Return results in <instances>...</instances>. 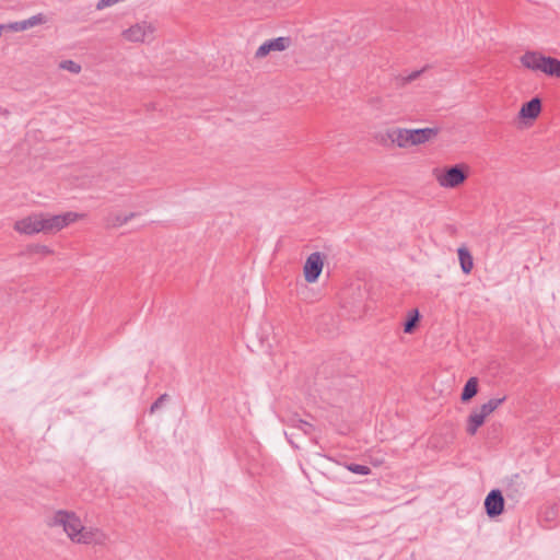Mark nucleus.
Masks as SVG:
<instances>
[{
	"label": "nucleus",
	"instance_id": "nucleus-12",
	"mask_svg": "<svg viewBox=\"0 0 560 560\" xmlns=\"http://www.w3.org/2000/svg\"><path fill=\"white\" fill-rule=\"evenodd\" d=\"M524 489L525 485L520 474H514L506 479L504 490L508 498L517 499Z\"/></svg>",
	"mask_w": 560,
	"mask_h": 560
},
{
	"label": "nucleus",
	"instance_id": "nucleus-15",
	"mask_svg": "<svg viewBox=\"0 0 560 560\" xmlns=\"http://www.w3.org/2000/svg\"><path fill=\"white\" fill-rule=\"evenodd\" d=\"M98 536H102V534L98 529L85 528L83 526V529H81L79 532L78 536H75L73 538V541L78 542V544H86L88 545V544H92V542H97Z\"/></svg>",
	"mask_w": 560,
	"mask_h": 560
},
{
	"label": "nucleus",
	"instance_id": "nucleus-24",
	"mask_svg": "<svg viewBox=\"0 0 560 560\" xmlns=\"http://www.w3.org/2000/svg\"><path fill=\"white\" fill-rule=\"evenodd\" d=\"M427 68H423L421 70H416V71H412L411 73H409L408 75L406 77H401L399 80H400V84L404 86L415 80H417L424 71H425Z\"/></svg>",
	"mask_w": 560,
	"mask_h": 560
},
{
	"label": "nucleus",
	"instance_id": "nucleus-32",
	"mask_svg": "<svg viewBox=\"0 0 560 560\" xmlns=\"http://www.w3.org/2000/svg\"><path fill=\"white\" fill-rule=\"evenodd\" d=\"M285 436H287V439H288V441H289V443H290L291 445H293V446L298 447V446L294 444L293 440H292V438L294 436V433H288V432H285Z\"/></svg>",
	"mask_w": 560,
	"mask_h": 560
},
{
	"label": "nucleus",
	"instance_id": "nucleus-21",
	"mask_svg": "<svg viewBox=\"0 0 560 560\" xmlns=\"http://www.w3.org/2000/svg\"><path fill=\"white\" fill-rule=\"evenodd\" d=\"M419 318H420V315H419L418 310H413L410 313L408 319L404 324V331L406 334H411L415 330V328L417 327V325L419 323Z\"/></svg>",
	"mask_w": 560,
	"mask_h": 560
},
{
	"label": "nucleus",
	"instance_id": "nucleus-20",
	"mask_svg": "<svg viewBox=\"0 0 560 560\" xmlns=\"http://www.w3.org/2000/svg\"><path fill=\"white\" fill-rule=\"evenodd\" d=\"M136 217L135 212L128 214H109L106 218V224L109 228H119Z\"/></svg>",
	"mask_w": 560,
	"mask_h": 560
},
{
	"label": "nucleus",
	"instance_id": "nucleus-5",
	"mask_svg": "<svg viewBox=\"0 0 560 560\" xmlns=\"http://www.w3.org/2000/svg\"><path fill=\"white\" fill-rule=\"evenodd\" d=\"M13 229L15 232L25 235L43 233L42 212L32 213L25 218L15 221Z\"/></svg>",
	"mask_w": 560,
	"mask_h": 560
},
{
	"label": "nucleus",
	"instance_id": "nucleus-17",
	"mask_svg": "<svg viewBox=\"0 0 560 560\" xmlns=\"http://www.w3.org/2000/svg\"><path fill=\"white\" fill-rule=\"evenodd\" d=\"M460 268L465 275L471 272L474 268V259L470 252L466 247H459L457 250Z\"/></svg>",
	"mask_w": 560,
	"mask_h": 560
},
{
	"label": "nucleus",
	"instance_id": "nucleus-6",
	"mask_svg": "<svg viewBox=\"0 0 560 560\" xmlns=\"http://www.w3.org/2000/svg\"><path fill=\"white\" fill-rule=\"evenodd\" d=\"M292 45V38L290 36H280L273 39L264 42L255 52L256 59L265 58L272 51H284Z\"/></svg>",
	"mask_w": 560,
	"mask_h": 560
},
{
	"label": "nucleus",
	"instance_id": "nucleus-4",
	"mask_svg": "<svg viewBox=\"0 0 560 560\" xmlns=\"http://www.w3.org/2000/svg\"><path fill=\"white\" fill-rule=\"evenodd\" d=\"M79 214L75 212H66L62 214H47L42 212L43 233L50 234L61 231L70 223L77 221Z\"/></svg>",
	"mask_w": 560,
	"mask_h": 560
},
{
	"label": "nucleus",
	"instance_id": "nucleus-19",
	"mask_svg": "<svg viewBox=\"0 0 560 560\" xmlns=\"http://www.w3.org/2000/svg\"><path fill=\"white\" fill-rule=\"evenodd\" d=\"M483 422L485 419L482 418V416H479L477 410H474L467 419L466 432L469 435H475L478 429L483 424Z\"/></svg>",
	"mask_w": 560,
	"mask_h": 560
},
{
	"label": "nucleus",
	"instance_id": "nucleus-1",
	"mask_svg": "<svg viewBox=\"0 0 560 560\" xmlns=\"http://www.w3.org/2000/svg\"><path fill=\"white\" fill-rule=\"evenodd\" d=\"M48 525L50 527H62L68 537L73 541V538L78 536L79 532L83 529L81 520L74 512L59 510L54 513L49 518Z\"/></svg>",
	"mask_w": 560,
	"mask_h": 560
},
{
	"label": "nucleus",
	"instance_id": "nucleus-27",
	"mask_svg": "<svg viewBox=\"0 0 560 560\" xmlns=\"http://www.w3.org/2000/svg\"><path fill=\"white\" fill-rule=\"evenodd\" d=\"M170 399L167 394H162L150 407V412H155L165 401Z\"/></svg>",
	"mask_w": 560,
	"mask_h": 560
},
{
	"label": "nucleus",
	"instance_id": "nucleus-3",
	"mask_svg": "<svg viewBox=\"0 0 560 560\" xmlns=\"http://www.w3.org/2000/svg\"><path fill=\"white\" fill-rule=\"evenodd\" d=\"M156 24L151 21H141L121 32V36L129 43H144L154 38Z\"/></svg>",
	"mask_w": 560,
	"mask_h": 560
},
{
	"label": "nucleus",
	"instance_id": "nucleus-11",
	"mask_svg": "<svg viewBox=\"0 0 560 560\" xmlns=\"http://www.w3.org/2000/svg\"><path fill=\"white\" fill-rule=\"evenodd\" d=\"M541 59H544V55L540 51L527 50L521 56L520 61L524 68L535 72H541Z\"/></svg>",
	"mask_w": 560,
	"mask_h": 560
},
{
	"label": "nucleus",
	"instance_id": "nucleus-30",
	"mask_svg": "<svg viewBox=\"0 0 560 560\" xmlns=\"http://www.w3.org/2000/svg\"><path fill=\"white\" fill-rule=\"evenodd\" d=\"M478 415L479 416H482V418L486 420V418L491 415L492 412L490 411V409H488L487 405L483 404L481 405V407L479 408V410H477Z\"/></svg>",
	"mask_w": 560,
	"mask_h": 560
},
{
	"label": "nucleus",
	"instance_id": "nucleus-29",
	"mask_svg": "<svg viewBox=\"0 0 560 560\" xmlns=\"http://www.w3.org/2000/svg\"><path fill=\"white\" fill-rule=\"evenodd\" d=\"M3 31L21 32L19 21L8 24H0V32L2 33Z\"/></svg>",
	"mask_w": 560,
	"mask_h": 560
},
{
	"label": "nucleus",
	"instance_id": "nucleus-13",
	"mask_svg": "<svg viewBox=\"0 0 560 560\" xmlns=\"http://www.w3.org/2000/svg\"><path fill=\"white\" fill-rule=\"evenodd\" d=\"M541 112V101L538 97H533L530 101L524 103L520 109V118L535 119Z\"/></svg>",
	"mask_w": 560,
	"mask_h": 560
},
{
	"label": "nucleus",
	"instance_id": "nucleus-8",
	"mask_svg": "<svg viewBox=\"0 0 560 560\" xmlns=\"http://www.w3.org/2000/svg\"><path fill=\"white\" fill-rule=\"evenodd\" d=\"M485 509L489 517H497L504 511V498L501 490H491L485 499Z\"/></svg>",
	"mask_w": 560,
	"mask_h": 560
},
{
	"label": "nucleus",
	"instance_id": "nucleus-9",
	"mask_svg": "<svg viewBox=\"0 0 560 560\" xmlns=\"http://www.w3.org/2000/svg\"><path fill=\"white\" fill-rule=\"evenodd\" d=\"M439 133L438 128H419V129H408V137H409V145H419L423 144L434 137H436Z\"/></svg>",
	"mask_w": 560,
	"mask_h": 560
},
{
	"label": "nucleus",
	"instance_id": "nucleus-31",
	"mask_svg": "<svg viewBox=\"0 0 560 560\" xmlns=\"http://www.w3.org/2000/svg\"><path fill=\"white\" fill-rule=\"evenodd\" d=\"M19 23H20L21 32H23V31H26V30L31 28V26H30V23H28V20H27V19H26V20H23V21H19Z\"/></svg>",
	"mask_w": 560,
	"mask_h": 560
},
{
	"label": "nucleus",
	"instance_id": "nucleus-14",
	"mask_svg": "<svg viewBox=\"0 0 560 560\" xmlns=\"http://www.w3.org/2000/svg\"><path fill=\"white\" fill-rule=\"evenodd\" d=\"M542 61L541 72L550 75L560 78V60L553 57L545 56Z\"/></svg>",
	"mask_w": 560,
	"mask_h": 560
},
{
	"label": "nucleus",
	"instance_id": "nucleus-33",
	"mask_svg": "<svg viewBox=\"0 0 560 560\" xmlns=\"http://www.w3.org/2000/svg\"><path fill=\"white\" fill-rule=\"evenodd\" d=\"M0 115L8 117L10 115V110L0 106Z\"/></svg>",
	"mask_w": 560,
	"mask_h": 560
},
{
	"label": "nucleus",
	"instance_id": "nucleus-7",
	"mask_svg": "<svg viewBox=\"0 0 560 560\" xmlns=\"http://www.w3.org/2000/svg\"><path fill=\"white\" fill-rule=\"evenodd\" d=\"M324 267L323 256L319 252L312 253L303 267L305 281L314 283L318 280Z\"/></svg>",
	"mask_w": 560,
	"mask_h": 560
},
{
	"label": "nucleus",
	"instance_id": "nucleus-10",
	"mask_svg": "<svg viewBox=\"0 0 560 560\" xmlns=\"http://www.w3.org/2000/svg\"><path fill=\"white\" fill-rule=\"evenodd\" d=\"M385 139L389 140L393 144H396L398 148L410 147L408 129L406 128L387 129L385 135L382 137L381 142H384Z\"/></svg>",
	"mask_w": 560,
	"mask_h": 560
},
{
	"label": "nucleus",
	"instance_id": "nucleus-22",
	"mask_svg": "<svg viewBox=\"0 0 560 560\" xmlns=\"http://www.w3.org/2000/svg\"><path fill=\"white\" fill-rule=\"evenodd\" d=\"M59 68L67 70L71 73L78 74L81 72V66L73 60H63L59 63Z\"/></svg>",
	"mask_w": 560,
	"mask_h": 560
},
{
	"label": "nucleus",
	"instance_id": "nucleus-26",
	"mask_svg": "<svg viewBox=\"0 0 560 560\" xmlns=\"http://www.w3.org/2000/svg\"><path fill=\"white\" fill-rule=\"evenodd\" d=\"M27 20H28L31 27H34V26H37L40 24H45L47 22V18L43 13H37V14L28 18Z\"/></svg>",
	"mask_w": 560,
	"mask_h": 560
},
{
	"label": "nucleus",
	"instance_id": "nucleus-18",
	"mask_svg": "<svg viewBox=\"0 0 560 560\" xmlns=\"http://www.w3.org/2000/svg\"><path fill=\"white\" fill-rule=\"evenodd\" d=\"M478 393V378L477 377H470L462 392L460 400L463 402L469 401L471 398H474Z\"/></svg>",
	"mask_w": 560,
	"mask_h": 560
},
{
	"label": "nucleus",
	"instance_id": "nucleus-2",
	"mask_svg": "<svg viewBox=\"0 0 560 560\" xmlns=\"http://www.w3.org/2000/svg\"><path fill=\"white\" fill-rule=\"evenodd\" d=\"M469 166L465 163L455 164L446 167L442 173L436 174L435 178L443 188H456L464 184L468 178Z\"/></svg>",
	"mask_w": 560,
	"mask_h": 560
},
{
	"label": "nucleus",
	"instance_id": "nucleus-16",
	"mask_svg": "<svg viewBox=\"0 0 560 560\" xmlns=\"http://www.w3.org/2000/svg\"><path fill=\"white\" fill-rule=\"evenodd\" d=\"M287 424L292 429L302 431L305 435H310L314 431V425L305 420H302L298 415H292L289 417Z\"/></svg>",
	"mask_w": 560,
	"mask_h": 560
},
{
	"label": "nucleus",
	"instance_id": "nucleus-28",
	"mask_svg": "<svg viewBox=\"0 0 560 560\" xmlns=\"http://www.w3.org/2000/svg\"><path fill=\"white\" fill-rule=\"evenodd\" d=\"M504 400H505V397L491 398L486 402V405H487L488 409H490V411L493 412Z\"/></svg>",
	"mask_w": 560,
	"mask_h": 560
},
{
	"label": "nucleus",
	"instance_id": "nucleus-23",
	"mask_svg": "<svg viewBox=\"0 0 560 560\" xmlns=\"http://www.w3.org/2000/svg\"><path fill=\"white\" fill-rule=\"evenodd\" d=\"M27 250H28V253H33V254H42V255H51L52 254V250L48 246L42 245V244L30 245L27 247Z\"/></svg>",
	"mask_w": 560,
	"mask_h": 560
},
{
	"label": "nucleus",
	"instance_id": "nucleus-25",
	"mask_svg": "<svg viewBox=\"0 0 560 560\" xmlns=\"http://www.w3.org/2000/svg\"><path fill=\"white\" fill-rule=\"evenodd\" d=\"M348 469L351 471V472H354V474H358V475H369L371 472V469L370 467L365 466V465H360V464H350L348 466Z\"/></svg>",
	"mask_w": 560,
	"mask_h": 560
}]
</instances>
